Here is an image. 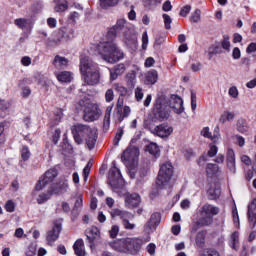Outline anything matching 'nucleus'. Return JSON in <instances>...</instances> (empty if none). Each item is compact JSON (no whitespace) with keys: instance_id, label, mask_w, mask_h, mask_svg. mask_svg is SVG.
Wrapping results in <instances>:
<instances>
[{"instance_id":"1","label":"nucleus","mask_w":256,"mask_h":256,"mask_svg":"<svg viewBox=\"0 0 256 256\" xmlns=\"http://www.w3.org/2000/svg\"><path fill=\"white\" fill-rule=\"evenodd\" d=\"M176 115H181L185 113V106H183V98L172 95L170 100L166 98L165 95L158 96L154 102L153 111L160 119V121H165L171 117V110Z\"/></svg>"},{"instance_id":"2","label":"nucleus","mask_w":256,"mask_h":256,"mask_svg":"<svg viewBox=\"0 0 256 256\" xmlns=\"http://www.w3.org/2000/svg\"><path fill=\"white\" fill-rule=\"evenodd\" d=\"M97 53L106 63H119L125 59V52L113 41L100 42L97 46Z\"/></svg>"},{"instance_id":"3","label":"nucleus","mask_w":256,"mask_h":256,"mask_svg":"<svg viewBox=\"0 0 256 256\" xmlns=\"http://www.w3.org/2000/svg\"><path fill=\"white\" fill-rule=\"evenodd\" d=\"M80 72L86 85H97L101 79L99 65L87 56L80 57Z\"/></svg>"},{"instance_id":"4","label":"nucleus","mask_w":256,"mask_h":256,"mask_svg":"<svg viewBox=\"0 0 256 256\" xmlns=\"http://www.w3.org/2000/svg\"><path fill=\"white\" fill-rule=\"evenodd\" d=\"M121 40L125 45L128 46L129 49L135 50L137 49V34L135 33V29L133 26L127 22L126 19H119L116 25L109 30L108 35H116L117 31H122Z\"/></svg>"},{"instance_id":"5","label":"nucleus","mask_w":256,"mask_h":256,"mask_svg":"<svg viewBox=\"0 0 256 256\" xmlns=\"http://www.w3.org/2000/svg\"><path fill=\"white\" fill-rule=\"evenodd\" d=\"M74 139L78 145L83 143V139L86 141V145L89 149L95 148V143H97V128H91L87 125L76 124L72 129Z\"/></svg>"},{"instance_id":"6","label":"nucleus","mask_w":256,"mask_h":256,"mask_svg":"<svg viewBox=\"0 0 256 256\" xmlns=\"http://www.w3.org/2000/svg\"><path fill=\"white\" fill-rule=\"evenodd\" d=\"M148 240H143L141 238H123L115 240L110 244L114 251L119 253H130V255H137L141 251V247L145 245Z\"/></svg>"},{"instance_id":"7","label":"nucleus","mask_w":256,"mask_h":256,"mask_svg":"<svg viewBox=\"0 0 256 256\" xmlns=\"http://www.w3.org/2000/svg\"><path fill=\"white\" fill-rule=\"evenodd\" d=\"M173 177V165L170 162H165L160 166L156 184L159 189H167L171 185Z\"/></svg>"},{"instance_id":"8","label":"nucleus","mask_w":256,"mask_h":256,"mask_svg":"<svg viewBox=\"0 0 256 256\" xmlns=\"http://www.w3.org/2000/svg\"><path fill=\"white\" fill-rule=\"evenodd\" d=\"M201 217L198 220V225L207 227L213 223V217L219 215V208L211 204H204L200 209Z\"/></svg>"},{"instance_id":"9","label":"nucleus","mask_w":256,"mask_h":256,"mask_svg":"<svg viewBox=\"0 0 256 256\" xmlns=\"http://www.w3.org/2000/svg\"><path fill=\"white\" fill-rule=\"evenodd\" d=\"M112 165L113 167L110 168L108 174V183L114 191H117V189H119V185L123 183V179L121 178V171L117 166H115V161L112 162Z\"/></svg>"},{"instance_id":"10","label":"nucleus","mask_w":256,"mask_h":256,"mask_svg":"<svg viewBox=\"0 0 256 256\" xmlns=\"http://www.w3.org/2000/svg\"><path fill=\"white\" fill-rule=\"evenodd\" d=\"M57 177V170L55 169H50L48 170L38 181L36 184V190L37 191H43L49 183H53V179Z\"/></svg>"},{"instance_id":"11","label":"nucleus","mask_w":256,"mask_h":256,"mask_svg":"<svg viewBox=\"0 0 256 256\" xmlns=\"http://www.w3.org/2000/svg\"><path fill=\"white\" fill-rule=\"evenodd\" d=\"M101 117V109L97 104H89L84 110V120L91 122L97 121Z\"/></svg>"},{"instance_id":"12","label":"nucleus","mask_w":256,"mask_h":256,"mask_svg":"<svg viewBox=\"0 0 256 256\" xmlns=\"http://www.w3.org/2000/svg\"><path fill=\"white\" fill-rule=\"evenodd\" d=\"M139 157V149L137 147H129L122 154V161L125 163H135Z\"/></svg>"},{"instance_id":"13","label":"nucleus","mask_w":256,"mask_h":256,"mask_svg":"<svg viewBox=\"0 0 256 256\" xmlns=\"http://www.w3.org/2000/svg\"><path fill=\"white\" fill-rule=\"evenodd\" d=\"M69 39H73V30L67 28H60L55 38L52 39V42L57 45V43H61V41H69Z\"/></svg>"},{"instance_id":"14","label":"nucleus","mask_w":256,"mask_h":256,"mask_svg":"<svg viewBox=\"0 0 256 256\" xmlns=\"http://www.w3.org/2000/svg\"><path fill=\"white\" fill-rule=\"evenodd\" d=\"M152 133L165 139L173 133V128L167 124H160L153 129Z\"/></svg>"},{"instance_id":"15","label":"nucleus","mask_w":256,"mask_h":256,"mask_svg":"<svg viewBox=\"0 0 256 256\" xmlns=\"http://www.w3.org/2000/svg\"><path fill=\"white\" fill-rule=\"evenodd\" d=\"M159 223H161V214L153 213L145 226L146 232L153 233L159 227Z\"/></svg>"},{"instance_id":"16","label":"nucleus","mask_w":256,"mask_h":256,"mask_svg":"<svg viewBox=\"0 0 256 256\" xmlns=\"http://www.w3.org/2000/svg\"><path fill=\"white\" fill-rule=\"evenodd\" d=\"M67 189H69V183L67 179L63 178L58 183L53 184L50 193L52 195H60L61 193H66Z\"/></svg>"},{"instance_id":"17","label":"nucleus","mask_w":256,"mask_h":256,"mask_svg":"<svg viewBox=\"0 0 256 256\" xmlns=\"http://www.w3.org/2000/svg\"><path fill=\"white\" fill-rule=\"evenodd\" d=\"M226 166L230 173H237V164L235 161V151L231 148L227 150L226 154Z\"/></svg>"},{"instance_id":"18","label":"nucleus","mask_w":256,"mask_h":256,"mask_svg":"<svg viewBox=\"0 0 256 256\" xmlns=\"http://www.w3.org/2000/svg\"><path fill=\"white\" fill-rule=\"evenodd\" d=\"M59 233H61V222H55L53 229L47 234V242L49 245H53L56 239H59Z\"/></svg>"},{"instance_id":"19","label":"nucleus","mask_w":256,"mask_h":256,"mask_svg":"<svg viewBox=\"0 0 256 256\" xmlns=\"http://www.w3.org/2000/svg\"><path fill=\"white\" fill-rule=\"evenodd\" d=\"M14 25L18 27V29H22V31H31L33 29V21L27 18H17L14 20Z\"/></svg>"},{"instance_id":"20","label":"nucleus","mask_w":256,"mask_h":256,"mask_svg":"<svg viewBox=\"0 0 256 256\" xmlns=\"http://www.w3.org/2000/svg\"><path fill=\"white\" fill-rule=\"evenodd\" d=\"M39 191L41 190H37V186H36L32 195L39 205H43V203H46V201H49V199H51V196L53 194H51V190H48V193H40V194H39Z\"/></svg>"},{"instance_id":"21","label":"nucleus","mask_w":256,"mask_h":256,"mask_svg":"<svg viewBox=\"0 0 256 256\" xmlns=\"http://www.w3.org/2000/svg\"><path fill=\"white\" fill-rule=\"evenodd\" d=\"M140 203L141 196H139V194L137 193L127 195L125 198L126 207H128L129 209H133V207H139Z\"/></svg>"},{"instance_id":"22","label":"nucleus","mask_w":256,"mask_h":256,"mask_svg":"<svg viewBox=\"0 0 256 256\" xmlns=\"http://www.w3.org/2000/svg\"><path fill=\"white\" fill-rule=\"evenodd\" d=\"M158 80H159V72H157V70L155 69H152L145 74L144 83L146 85H155V83H157Z\"/></svg>"},{"instance_id":"23","label":"nucleus","mask_w":256,"mask_h":256,"mask_svg":"<svg viewBox=\"0 0 256 256\" xmlns=\"http://www.w3.org/2000/svg\"><path fill=\"white\" fill-rule=\"evenodd\" d=\"M125 71H126L125 64L120 63L116 65L114 69H110V80L115 81L117 77L123 75Z\"/></svg>"},{"instance_id":"24","label":"nucleus","mask_w":256,"mask_h":256,"mask_svg":"<svg viewBox=\"0 0 256 256\" xmlns=\"http://www.w3.org/2000/svg\"><path fill=\"white\" fill-rule=\"evenodd\" d=\"M55 77L60 83H71L73 81V73L70 71L55 72Z\"/></svg>"},{"instance_id":"25","label":"nucleus","mask_w":256,"mask_h":256,"mask_svg":"<svg viewBox=\"0 0 256 256\" xmlns=\"http://www.w3.org/2000/svg\"><path fill=\"white\" fill-rule=\"evenodd\" d=\"M86 237L90 243H94L96 239H99L101 237V232L99 231V228L92 226L88 230H86Z\"/></svg>"},{"instance_id":"26","label":"nucleus","mask_w":256,"mask_h":256,"mask_svg":"<svg viewBox=\"0 0 256 256\" xmlns=\"http://www.w3.org/2000/svg\"><path fill=\"white\" fill-rule=\"evenodd\" d=\"M73 249L76 256H87V252H85V243L83 242V239L76 240L73 245Z\"/></svg>"},{"instance_id":"27","label":"nucleus","mask_w":256,"mask_h":256,"mask_svg":"<svg viewBox=\"0 0 256 256\" xmlns=\"http://www.w3.org/2000/svg\"><path fill=\"white\" fill-rule=\"evenodd\" d=\"M53 65L56 69H65V67L69 66V59L56 55L53 60Z\"/></svg>"},{"instance_id":"28","label":"nucleus","mask_w":256,"mask_h":256,"mask_svg":"<svg viewBox=\"0 0 256 256\" xmlns=\"http://www.w3.org/2000/svg\"><path fill=\"white\" fill-rule=\"evenodd\" d=\"M110 215H111L112 219L119 217L120 219H122V221H124V219H129V217L131 216V214H129V212H127L125 210H121L119 208L112 209L110 211Z\"/></svg>"},{"instance_id":"29","label":"nucleus","mask_w":256,"mask_h":256,"mask_svg":"<svg viewBox=\"0 0 256 256\" xmlns=\"http://www.w3.org/2000/svg\"><path fill=\"white\" fill-rule=\"evenodd\" d=\"M54 3V11H56V13H63V11H67V9H69L67 0H54Z\"/></svg>"},{"instance_id":"30","label":"nucleus","mask_w":256,"mask_h":256,"mask_svg":"<svg viewBox=\"0 0 256 256\" xmlns=\"http://www.w3.org/2000/svg\"><path fill=\"white\" fill-rule=\"evenodd\" d=\"M235 119V112L224 111L219 118L220 123H227V121H233Z\"/></svg>"},{"instance_id":"31","label":"nucleus","mask_w":256,"mask_h":256,"mask_svg":"<svg viewBox=\"0 0 256 256\" xmlns=\"http://www.w3.org/2000/svg\"><path fill=\"white\" fill-rule=\"evenodd\" d=\"M230 247L237 251L239 248V232H233L230 237Z\"/></svg>"},{"instance_id":"32","label":"nucleus","mask_w":256,"mask_h":256,"mask_svg":"<svg viewBox=\"0 0 256 256\" xmlns=\"http://www.w3.org/2000/svg\"><path fill=\"white\" fill-rule=\"evenodd\" d=\"M146 151L150 153V155H153L154 157H157L160 153L159 146L156 143H150L146 147Z\"/></svg>"},{"instance_id":"33","label":"nucleus","mask_w":256,"mask_h":256,"mask_svg":"<svg viewBox=\"0 0 256 256\" xmlns=\"http://www.w3.org/2000/svg\"><path fill=\"white\" fill-rule=\"evenodd\" d=\"M113 107H108L106 109V113H105V116H104V122H103V125H104V129H109V125L111 124V111H112Z\"/></svg>"},{"instance_id":"34","label":"nucleus","mask_w":256,"mask_h":256,"mask_svg":"<svg viewBox=\"0 0 256 256\" xmlns=\"http://www.w3.org/2000/svg\"><path fill=\"white\" fill-rule=\"evenodd\" d=\"M113 89H115L117 93H119L120 97H126L127 93H129L127 88L119 83L114 84Z\"/></svg>"},{"instance_id":"35","label":"nucleus","mask_w":256,"mask_h":256,"mask_svg":"<svg viewBox=\"0 0 256 256\" xmlns=\"http://www.w3.org/2000/svg\"><path fill=\"white\" fill-rule=\"evenodd\" d=\"M9 109H11V102L0 99V111L4 113V115H8Z\"/></svg>"},{"instance_id":"36","label":"nucleus","mask_w":256,"mask_h":256,"mask_svg":"<svg viewBox=\"0 0 256 256\" xmlns=\"http://www.w3.org/2000/svg\"><path fill=\"white\" fill-rule=\"evenodd\" d=\"M119 3V0H100V5L103 9H107L108 7H115Z\"/></svg>"},{"instance_id":"37","label":"nucleus","mask_w":256,"mask_h":256,"mask_svg":"<svg viewBox=\"0 0 256 256\" xmlns=\"http://www.w3.org/2000/svg\"><path fill=\"white\" fill-rule=\"evenodd\" d=\"M219 172V165L217 164H208L206 167L207 175H215V173Z\"/></svg>"},{"instance_id":"38","label":"nucleus","mask_w":256,"mask_h":256,"mask_svg":"<svg viewBox=\"0 0 256 256\" xmlns=\"http://www.w3.org/2000/svg\"><path fill=\"white\" fill-rule=\"evenodd\" d=\"M237 129L240 133H247V131H249V126L245 120H239L237 123Z\"/></svg>"},{"instance_id":"39","label":"nucleus","mask_w":256,"mask_h":256,"mask_svg":"<svg viewBox=\"0 0 256 256\" xmlns=\"http://www.w3.org/2000/svg\"><path fill=\"white\" fill-rule=\"evenodd\" d=\"M221 47L224 51H231V41H229V36H224L223 40L221 41Z\"/></svg>"},{"instance_id":"40","label":"nucleus","mask_w":256,"mask_h":256,"mask_svg":"<svg viewBox=\"0 0 256 256\" xmlns=\"http://www.w3.org/2000/svg\"><path fill=\"white\" fill-rule=\"evenodd\" d=\"M228 95L232 99H239V89H237V86H232L228 89Z\"/></svg>"},{"instance_id":"41","label":"nucleus","mask_w":256,"mask_h":256,"mask_svg":"<svg viewBox=\"0 0 256 256\" xmlns=\"http://www.w3.org/2000/svg\"><path fill=\"white\" fill-rule=\"evenodd\" d=\"M190 20L192 21V23H199V21H201V10L196 9L192 13Z\"/></svg>"},{"instance_id":"42","label":"nucleus","mask_w":256,"mask_h":256,"mask_svg":"<svg viewBox=\"0 0 256 256\" xmlns=\"http://www.w3.org/2000/svg\"><path fill=\"white\" fill-rule=\"evenodd\" d=\"M29 157H31V151L27 146H24L21 150V158L23 161H28Z\"/></svg>"},{"instance_id":"43","label":"nucleus","mask_w":256,"mask_h":256,"mask_svg":"<svg viewBox=\"0 0 256 256\" xmlns=\"http://www.w3.org/2000/svg\"><path fill=\"white\" fill-rule=\"evenodd\" d=\"M20 95L23 99H28L31 96V88L29 86L21 87Z\"/></svg>"},{"instance_id":"44","label":"nucleus","mask_w":256,"mask_h":256,"mask_svg":"<svg viewBox=\"0 0 256 256\" xmlns=\"http://www.w3.org/2000/svg\"><path fill=\"white\" fill-rule=\"evenodd\" d=\"M221 52L219 44H214L209 48V55H219Z\"/></svg>"},{"instance_id":"45","label":"nucleus","mask_w":256,"mask_h":256,"mask_svg":"<svg viewBox=\"0 0 256 256\" xmlns=\"http://www.w3.org/2000/svg\"><path fill=\"white\" fill-rule=\"evenodd\" d=\"M4 209L7 211V213H13V211H15V202L8 200L5 203Z\"/></svg>"},{"instance_id":"46","label":"nucleus","mask_w":256,"mask_h":256,"mask_svg":"<svg viewBox=\"0 0 256 256\" xmlns=\"http://www.w3.org/2000/svg\"><path fill=\"white\" fill-rule=\"evenodd\" d=\"M205 243V232H198L196 236V245L201 247Z\"/></svg>"},{"instance_id":"47","label":"nucleus","mask_w":256,"mask_h":256,"mask_svg":"<svg viewBox=\"0 0 256 256\" xmlns=\"http://www.w3.org/2000/svg\"><path fill=\"white\" fill-rule=\"evenodd\" d=\"M248 221L252 225V227H255V225H256V213L252 210H248Z\"/></svg>"},{"instance_id":"48","label":"nucleus","mask_w":256,"mask_h":256,"mask_svg":"<svg viewBox=\"0 0 256 256\" xmlns=\"http://www.w3.org/2000/svg\"><path fill=\"white\" fill-rule=\"evenodd\" d=\"M91 167H93V164L91 162H88L87 165L83 169V175H84V181H87L89 178V174L91 173Z\"/></svg>"},{"instance_id":"49","label":"nucleus","mask_w":256,"mask_h":256,"mask_svg":"<svg viewBox=\"0 0 256 256\" xmlns=\"http://www.w3.org/2000/svg\"><path fill=\"white\" fill-rule=\"evenodd\" d=\"M162 17L164 20L165 29H171V23H173L171 16H169L168 14H163Z\"/></svg>"},{"instance_id":"50","label":"nucleus","mask_w":256,"mask_h":256,"mask_svg":"<svg viewBox=\"0 0 256 256\" xmlns=\"http://www.w3.org/2000/svg\"><path fill=\"white\" fill-rule=\"evenodd\" d=\"M115 99V93L113 92V89H108L105 93V100L107 103H111Z\"/></svg>"},{"instance_id":"51","label":"nucleus","mask_w":256,"mask_h":256,"mask_svg":"<svg viewBox=\"0 0 256 256\" xmlns=\"http://www.w3.org/2000/svg\"><path fill=\"white\" fill-rule=\"evenodd\" d=\"M201 135H202V137H205L206 139H211V141H213V135L211 134L209 127H204L201 130Z\"/></svg>"},{"instance_id":"52","label":"nucleus","mask_w":256,"mask_h":256,"mask_svg":"<svg viewBox=\"0 0 256 256\" xmlns=\"http://www.w3.org/2000/svg\"><path fill=\"white\" fill-rule=\"evenodd\" d=\"M148 45H149V35L147 34V31H145L142 34V49H144L145 51Z\"/></svg>"},{"instance_id":"53","label":"nucleus","mask_w":256,"mask_h":256,"mask_svg":"<svg viewBox=\"0 0 256 256\" xmlns=\"http://www.w3.org/2000/svg\"><path fill=\"white\" fill-rule=\"evenodd\" d=\"M59 139H61V129L57 128L53 133L52 141L57 145V143H59Z\"/></svg>"},{"instance_id":"54","label":"nucleus","mask_w":256,"mask_h":256,"mask_svg":"<svg viewBox=\"0 0 256 256\" xmlns=\"http://www.w3.org/2000/svg\"><path fill=\"white\" fill-rule=\"evenodd\" d=\"M118 234H119V226L117 225L112 226L109 231V235L111 239H115V237H117Z\"/></svg>"},{"instance_id":"55","label":"nucleus","mask_w":256,"mask_h":256,"mask_svg":"<svg viewBox=\"0 0 256 256\" xmlns=\"http://www.w3.org/2000/svg\"><path fill=\"white\" fill-rule=\"evenodd\" d=\"M240 161H241V163H243L247 167L251 166V163H252L251 158L247 155H242L240 157Z\"/></svg>"},{"instance_id":"56","label":"nucleus","mask_w":256,"mask_h":256,"mask_svg":"<svg viewBox=\"0 0 256 256\" xmlns=\"http://www.w3.org/2000/svg\"><path fill=\"white\" fill-rule=\"evenodd\" d=\"M219 188L213 190V188L208 189V195L212 196V199H217L219 197Z\"/></svg>"},{"instance_id":"57","label":"nucleus","mask_w":256,"mask_h":256,"mask_svg":"<svg viewBox=\"0 0 256 256\" xmlns=\"http://www.w3.org/2000/svg\"><path fill=\"white\" fill-rule=\"evenodd\" d=\"M123 226L125 229H128L130 231L135 229V224H132L131 222H129V220H127V218L123 219Z\"/></svg>"},{"instance_id":"58","label":"nucleus","mask_w":256,"mask_h":256,"mask_svg":"<svg viewBox=\"0 0 256 256\" xmlns=\"http://www.w3.org/2000/svg\"><path fill=\"white\" fill-rule=\"evenodd\" d=\"M217 151H219V148L217 146H210V149L208 151V157H215V155H217Z\"/></svg>"},{"instance_id":"59","label":"nucleus","mask_w":256,"mask_h":256,"mask_svg":"<svg viewBox=\"0 0 256 256\" xmlns=\"http://www.w3.org/2000/svg\"><path fill=\"white\" fill-rule=\"evenodd\" d=\"M135 98L137 101H141V99H143V89L141 87H137L135 89Z\"/></svg>"},{"instance_id":"60","label":"nucleus","mask_w":256,"mask_h":256,"mask_svg":"<svg viewBox=\"0 0 256 256\" xmlns=\"http://www.w3.org/2000/svg\"><path fill=\"white\" fill-rule=\"evenodd\" d=\"M233 59H241V49L239 47H235L232 51Z\"/></svg>"},{"instance_id":"61","label":"nucleus","mask_w":256,"mask_h":256,"mask_svg":"<svg viewBox=\"0 0 256 256\" xmlns=\"http://www.w3.org/2000/svg\"><path fill=\"white\" fill-rule=\"evenodd\" d=\"M190 11H191V7H190L189 5L184 6V7L181 9V11H180L181 17H187V15H189Z\"/></svg>"},{"instance_id":"62","label":"nucleus","mask_w":256,"mask_h":256,"mask_svg":"<svg viewBox=\"0 0 256 256\" xmlns=\"http://www.w3.org/2000/svg\"><path fill=\"white\" fill-rule=\"evenodd\" d=\"M21 63L23 65V67H29V65H31V57H29V56L22 57Z\"/></svg>"},{"instance_id":"63","label":"nucleus","mask_w":256,"mask_h":256,"mask_svg":"<svg viewBox=\"0 0 256 256\" xmlns=\"http://www.w3.org/2000/svg\"><path fill=\"white\" fill-rule=\"evenodd\" d=\"M201 256H219V252L215 251V250H207L204 251Z\"/></svg>"},{"instance_id":"64","label":"nucleus","mask_w":256,"mask_h":256,"mask_svg":"<svg viewBox=\"0 0 256 256\" xmlns=\"http://www.w3.org/2000/svg\"><path fill=\"white\" fill-rule=\"evenodd\" d=\"M256 51V43H250L246 49V53H255Z\"/></svg>"}]
</instances>
